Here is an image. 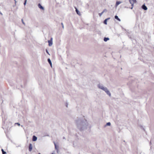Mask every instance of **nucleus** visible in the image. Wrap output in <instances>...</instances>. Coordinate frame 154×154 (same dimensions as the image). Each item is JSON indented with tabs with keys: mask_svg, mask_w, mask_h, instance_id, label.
I'll return each instance as SVG.
<instances>
[{
	"mask_svg": "<svg viewBox=\"0 0 154 154\" xmlns=\"http://www.w3.org/2000/svg\"><path fill=\"white\" fill-rule=\"evenodd\" d=\"M121 3V2L120 1H117L116 4V6H117L119 4Z\"/></svg>",
	"mask_w": 154,
	"mask_h": 154,
	"instance_id": "nucleus-11",
	"label": "nucleus"
},
{
	"mask_svg": "<svg viewBox=\"0 0 154 154\" xmlns=\"http://www.w3.org/2000/svg\"><path fill=\"white\" fill-rule=\"evenodd\" d=\"M38 7L41 9L44 10V8L39 3L38 5Z\"/></svg>",
	"mask_w": 154,
	"mask_h": 154,
	"instance_id": "nucleus-6",
	"label": "nucleus"
},
{
	"mask_svg": "<svg viewBox=\"0 0 154 154\" xmlns=\"http://www.w3.org/2000/svg\"><path fill=\"white\" fill-rule=\"evenodd\" d=\"M61 25H62V28L63 29L64 28V25H63V23H61Z\"/></svg>",
	"mask_w": 154,
	"mask_h": 154,
	"instance_id": "nucleus-23",
	"label": "nucleus"
},
{
	"mask_svg": "<svg viewBox=\"0 0 154 154\" xmlns=\"http://www.w3.org/2000/svg\"><path fill=\"white\" fill-rule=\"evenodd\" d=\"M63 139H65V137H63Z\"/></svg>",
	"mask_w": 154,
	"mask_h": 154,
	"instance_id": "nucleus-29",
	"label": "nucleus"
},
{
	"mask_svg": "<svg viewBox=\"0 0 154 154\" xmlns=\"http://www.w3.org/2000/svg\"><path fill=\"white\" fill-rule=\"evenodd\" d=\"M109 39L108 37H104L103 38V40L104 42H106L107 41L109 40Z\"/></svg>",
	"mask_w": 154,
	"mask_h": 154,
	"instance_id": "nucleus-9",
	"label": "nucleus"
},
{
	"mask_svg": "<svg viewBox=\"0 0 154 154\" xmlns=\"http://www.w3.org/2000/svg\"><path fill=\"white\" fill-rule=\"evenodd\" d=\"M77 128L80 131L86 129L88 126V123L84 117L78 118L75 120Z\"/></svg>",
	"mask_w": 154,
	"mask_h": 154,
	"instance_id": "nucleus-1",
	"label": "nucleus"
},
{
	"mask_svg": "<svg viewBox=\"0 0 154 154\" xmlns=\"http://www.w3.org/2000/svg\"><path fill=\"white\" fill-rule=\"evenodd\" d=\"M38 154H41L40 153H39Z\"/></svg>",
	"mask_w": 154,
	"mask_h": 154,
	"instance_id": "nucleus-30",
	"label": "nucleus"
},
{
	"mask_svg": "<svg viewBox=\"0 0 154 154\" xmlns=\"http://www.w3.org/2000/svg\"><path fill=\"white\" fill-rule=\"evenodd\" d=\"M107 19H106L104 20V23L105 24H107Z\"/></svg>",
	"mask_w": 154,
	"mask_h": 154,
	"instance_id": "nucleus-16",
	"label": "nucleus"
},
{
	"mask_svg": "<svg viewBox=\"0 0 154 154\" xmlns=\"http://www.w3.org/2000/svg\"><path fill=\"white\" fill-rule=\"evenodd\" d=\"M133 6H132V7L131 8V9H133Z\"/></svg>",
	"mask_w": 154,
	"mask_h": 154,
	"instance_id": "nucleus-25",
	"label": "nucleus"
},
{
	"mask_svg": "<svg viewBox=\"0 0 154 154\" xmlns=\"http://www.w3.org/2000/svg\"><path fill=\"white\" fill-rule=\"evenodd\" d=\"M37 138L36 136L35 135L33 136L32 140L33 141H36L37 140Z\"/></svg>",
	"mask_w": 154,
	"mask_h": 154,
	"instance_id": "nucleus-5",
	"label": "nucleus"
},
{
	"mask_svg": "<svg viewBox=\"0 0 154 154\" xmlns=\"http://www.w3.org/2000/svg\"><path fill=\"white\" fill-rule=\"evenodd\" d=\"M48 61L50 64V66H51V67H52V63L51 60L49 58H48Z\"/></svg>",
	"mask_w": 154,
	"mask_h": 154,
	"instance_id": "nucleus-8",
	"label": "nucleus"
},
{
	"mask_svg": "<svg viewBox=\"0 0 154 154\" xmlns=\"http://www.w3.org/2000/svg\"><path fill=\"white\" fill-rule=\"evenodd\" d=\"M46 53L49 55H50V54H49L48 50L47 49H46Z\"/></svg>",
	"mask_w": 154,
	"mask_h": 154,
	"instance_id": "nucleus-20",
	"label": "nucleus"
},
{
	"mask_svg": "<svg viewBox=\"0 0 154 154\" xmlns=\"http://www.w3.org/2000/svg\"><path fill=\"white\" fill-rule=\"evenodd\" d=\"M54 145L55 149H57V145H56V144L55 143V142H54Z\"/></svg>",
	"mask_w": 154,
	"mask_h": 154,
	"instance_id": "nucleus-18",
	"label": "nucleus"
},
{
	"mask_svg": "<svg viewBox=\"0 0 154 154\" xmlns=\"http://www.w3.org/2000/svg\"><path fill=\"white\" fill-rule=\"evenodd\" d=\"M25 132L26 133V131H27L26 130H25Z\"/></svg>",
	"mask_w": 154,
	"mask_h": 154,
	"instance_id": "nucleus-28",
	"label": "nucleus"
},
{
	"mask_svg": "<svg viewBox=\"0 0 154 154\" xmlns=\"http://www.w3.org/2000/svg\"><path fill=\"white\" fill-rule=\"evenodd\" d=\"M32 145L31 143H29V151H30L32 149Z\"/></svg>",
	"mask_w": 154,
	"mask_h": 154,
	"instance_id": "nucleus-12",
	"label": "nucleus"
},
{
	"mask_svg": "<svg viewBox=\"0 0 154 154\" xmlns=\"http://www.w3.org/2000/svg\"><path fill=\"white\" fill-rule=\"evenodd\" d=\"M75 11L77 14L79 15H80V12H79V11L76 8Z\"/></svg>",
	"mask_w": 154,
	"mask_h": 154,
	"instance_id": "nucleus-13",
	"label": "nucleus"
},
{
	"mask_svg": "<svg viewBox=\"0 0 154 154\" xmlns=\"http://www.w3.org/2000/svg\"><path fill=\"white\" fill-rule=\"evenodd\" d=\"M104 10L101 13H99V15L100 16H101L102 14H103V13L104 12Z\"/></svg>",
	"mask_w": 154,
	"mask_h": 154,
	"instance_id": "nucleus-17",
	"label": "nucleus"
},
{
	"mask_svg": "<svg viewBox=\"0 0 154 154\" xmlns=\"http://www.w3.org/2000/svg\"><path fill=\"white\" fill-rule=\"evenodd\" d=\"M15 124H17L18 126L20 125V124L19 123H16Z\"/></svg>",
	"mask_w": 154,
	"mask_h": 154,
	"instance_id": "nucleus-22",
	"label": "nucleus"
},
{
	"mask_svg": "<svg viewBox=\"0 0 154 154\" xmlns=\"http://www.w3.org/2000/svg\"><path fill=\"white\" fill-rule=\"evenodd\" d=\"M21 21H22V22L24 24V25H25V23H24V22L23 21V19H22L21 20Z\"/></svg>",
	"mask_w": 154,
	"mask_h": 154,
	"instance_id": "nucleus-21",
	"label": "nucleus"
},
{
	"mask_svg": "<svg viewBox=\"0 0 154 154\" xmlns=\"http://www.w3.org/2000/svg\"><path fill=\"white\" fill-rule=\"evenodd\" d=\"M14 0L15 1V3H16V0Z\"/></svg>",
	"mask_w": 154,
	"mask_h": 154,
	"instance_id": "nucleus-27",
	"label": "nucleus"
},
{
	"mask_svg": "<svg viewBox=\"0 0 154 154\" xmlns=\"http://www.w3.org/2000/svg\"><path fill=\"white\" fill-rule=\"evenodd\" d=\"M111 125V123L110 122H108L106 123L105 126H110Z\"/></svg>",
	"mask_w": 154,
	"mask_h": 154,
	"instance_id": "nucleus-15",
	"label": "nucleus"
},
{
	"mask_svg": "<svg viewBox=\"0 0 154 154\" xmlns=\"http://www.w3.org/2000/svg\"><path fill=\"white\" fill-rule=\"evenodd\" d=\"M142 8L145 11H146L147 9V7L145 5V4H144L142 5Z\"/></svg>",
	"mask_w": 154,
	"mask_h": 154,
	"instance_id": "nucleus-4",
	"label": "nucleus"
},
{
	"mask_svg": "<svg viewBox=\"0 0 154 154\" xmlns=\"http://www.w3.org/2000/svg\"><path fill=\"white\" fill-rule=\"evenodd\" d=\"M26 1H27V0H25L24 1V3H23L24 5H26Z\"/></svg>",
	"mask_w": 154,
	"mask_h": 154,
	"instance_id": "nucleus-19",
	"label": "nucleus"
},
{
	"mask_svg": "<svg viewBox=\"0 0 154 154\" xmlns=\"http://www.w3.org/2000/svg\"><path fill=\"white\" fill-rule=\"evenodd\" d=\"M130 3L131 5V6H133L134 3L136 2L135 0H129Z\"/></svg>",
	"mask_w": 154,
	"mask_h": 154,
	"instance_id": "nucleus-3",
	"label": "nucleus"
},
{
	"mask_svg": "<svg viewBox=\"0 0 154 154\" xmlns=\"http://www.w3.org/2000/svg\"><path fill=\"white\" fill-rule=\"evenodd\" d=\"M135 1H136V0H135Z\"/></svg>",
	"mask_w": 154,
	"mask_h": 154,
	"instance_id": "nucleus-31",
	"label": "nucleus"
},
{
	"mask_svg": "<svg viewBox=\"0 0 154 154\" xmlns=\"http://www.w3.org/2000/svg\"><path fill=\"white\" fill-rule=\"evenodd\" d=\"M110 19V18H107L106 19H107V20L109 19Z\"/></svg>",
	"mask_w": 154,
	"mask_h": 154,
	"instance_id": "nucleus-26",
	"label": "nucleus"
},
{
	"mask_svg": "<svg viewBox=\"0 0 154 154\" xmlns=\"http://www.w3.org/2000/svg\"><path fill=\"white\" fill-rule=\"evenodd\" d=\"M48 45L49 46H51L53 44V42L52 41H50L49 40L48 41Z\"/></svg>",
	"mask_w": 154,
	"mask_h": 154,
	"instance_id": "nucleus-7",
	"label": "nucleus"
},
{
	"mask_svg": "<svg viewBox=\"0 0 154 154\" xmlns=\"http://www.w3.org/2000/svg\"><path fill=\"white\" fill-rule=\"evenodd\" d=\"M52 40H53V38L51 37V38L50 40H49L51 41H52Z\"/></svg>",
	"mask_w": 154,
	"mask_h": 154,
	"instance_id": "nucleus-24",
	"label": "nucleus"
},
{
	"mask_svg": "<svg viewBox=\"0 0 154 154\" xmlns=\"http://www.w3.org/2000/svg\"><path fill=\"white\" fill-rule=\"evenodd\" d=\"M1 151L2 154H6V152L3 149H2Z\"/></svg>",
	"mask_w": 154,
	"mask_h": 154,
	"instance_id": "nucleus-14",
	"label": "nucleus"
},
{
	"mask_svg": "<svg viewBox=\"0 0 154 154\" xmlns=\"http://www.w3.org/2000/svg\"><path fill=\"white\" fill-rule=\"evenodd\" d=\"M97 86L99 88L105 92L110 97H111V94L110 91L108 88L104 86L103 84L100 83L97 85Z\"/></svg>",
	"mask_w": 154,
	"mask_h": 154,
	"instance_id": "nucleus-2",
	"label": "nucleus"
},
{
	"mask_svg": "<svg viewBox=\"0 0 154 154\" xmlns=\"http://www.w3.org/2000/svg\"><path fill=\"white\" fill-rule=\"evenodd\" d=\"M115 18L119 21H121V20L118 17L117 15H115Z\"/></svg>",
	"mask_w": 154,
	"mask_h": 154,
	"instance_id": "nucleus-10",
	"label": "nucleus"
}]
</instances>
